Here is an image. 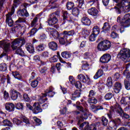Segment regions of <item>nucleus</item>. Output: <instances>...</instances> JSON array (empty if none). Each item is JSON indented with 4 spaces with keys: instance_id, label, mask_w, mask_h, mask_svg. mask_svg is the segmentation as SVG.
Instances as JSON below:
<instances>
[{
    "instance_id": "nucleus-9",
    "label": "nucleus",
    "mask_w": 130,
    "mask_h": 130,
    "mask_svg": "<svg viewBox=\"0 0 130 130\" xmlns=\"http://www.w3.org/2000/svg\"><path fill=\"white\" fill-rule=\"evenodd\" d=\"M59 17V12L56 11L50 15V17L46 21V23H48V25L49 26H52V25H55L57 22H58V19L57 18Z\"/></svg>"
},
{
    "instance_id": "nucleus-46",
    "label": "nucleus",
    "mask_w": 130,
    "mask_h": 130,
    "mask_svg": "<svg viewBox=\"0 0 130 130\" xmlns=\"http://www.w3.org/2000/svg\"><path fill=\"white\" fill-rule=\"evenodd\" d=\"M112 97H113V94L112 93L109 92V93L106 94V95H105V99L106 100H110V99H111V98H112Z\"/></svg>"
},
{
    "instance_id": "nucleus-26",
    "label": "nucleus",
    "mask_w": 130,
    "mask_h": 130,
    "mask_svg": "<svg viewBox=\"0 0 130 130\" xmlns=\"http://www.w3.org/2000/svg\"><path fill=\"white\" fill-rule=\"evenodd\" d=\"M75 35V30H72L70 31H64L63 32V37H67L68 36H73Z\"/></svg>"
},
{
    "instance_id": "nucleus-63",
    "label": "nucleus",
    "mask_w": 130,
    "mask_h": 130,
    "mask_svg": "<svg viewBox=\"0 0 130 130\" xmlns=\"http://www.w3.org/2000/svg\"><path fill=\"white\" fill-rule=\"evenodd\" d=\"M46 38H47V37H46V35H45V34H42L40 35L39 37V39H40L42 41H43V40H45Z\"/></svg>"
},
{
    "instance_id": "nucleus-50",
    "label": "nucleus",
    "mask_w": 130,
    "mask_h": 130,
    "mask_svg": "<svg viewBox=\"0 0 130 130\" xmlns=\"http://www.w3.org/2000/svg\"><path fill=\"white\" fill-rule=\"evenodd\" d=\"M83 65L82 66V69L83 70H87L88 67H89V64L86 61H82Z\"/></svg>"
},
{
    "instance_id": "nucleus-14",
    "label": "nucleus",
    "mask_w": 130,
    "mask_h": 130,
    "mask_svg": "<svg viewBox=\"0 0 130 130\" xmlns=\"http://www.w3.org/2000/svg\"><path fill=\"white\" fill-rule=\"evenodd\" d=\"M46 31L54 38H58L59 37V34L54 28L49 27L46 29Z\"/></svg>"
},
{
    "instance_id": "nucleus-4",
    "label": "nucleus",
    "mask_w": 130,
    "mask_h": 130,
    "mask_svg": "<svg viewBox=\"0 0 130 130\" xmlns=\"http://www.w3.org/2000/svg\"><path fill=\"white\" fill-rule=\"evenodd\" d=\"M123 110L120 105L116 103L114 106L111 107V110L107 114V116L110 119H113L114 117L117 116V114L120 115L122 113Z\"/></svg>"
},
{
    "instance_id": "nucleus-25",
    "label": "nucleus",
    "mask_w": 130,
    "mask_h": 130,
    "mask_svg": "<svg viewBox=\"0 0 130 130\" xmlns=\"http://www.w3.org/2000/svg\"><path fill=\"white\" fill-rule=\"evenodd\" d=\"M112 119L111 121H110V123H112L113 124V126L112 127H117V124L118 125V124H120V119L119 118H117V119H115V120L113 119Z\"/></svg>"
},
{
    "instance_id": "nucleus-32",
    "label": "nucleus",
    "mask_w": 130,
    "mask_h": 130,
    "mask_svg": "<svg viewBox=\"0 0 130 130\" xmlns=\"http://www.w3.org/2000/svg\"><path fill=\"white\" fill-rule=\"evenodd\" d=\"M20 16H21L22 17H28L29 16V13L27 11V10L25 9H23L21 10L20 11L19 13Z\"/></svg>"
},
{
    "instance_id": "nucleus-5",
    "label": "nucleus",
    "mask_w": 130,
    "mask_h": 130,
    "mask_svg": "<svg viewBox=\"0 0 130 130\" xmlns=\"http://www.w3.org/2000/svg\"><path fill=\"white\" fill-rule=\"evenodd\" d=\"M55 94V92H54V88L52 86H50L48 89L45 90V93H44L39 99V103L41 104L44 103L45 101H47V98L46 96L49 97H53Z\"/></svg>"
},
{
    "instance_id": "nucleus-44",
    "label": "nucleus",
    "mask_w": 130,
    "mask_h": 130,
    "mask_svg": "<svg viewBox=\"0 0 130 130\" xmlns=\"http://www.w3.org/2000/svg\"><path fill=\"white\" fill-rule=\"evenodd\" d=\"M77 2L78 3V7L80 9H84V4L85 3L84 0H77Z\"/></svg>"
},
{
    "instance_id": "nucleus-51",
    "label": "nucleus",
    "mask_w": 130,
    "mask_h": 130,
    "mask_svg": "<svg viewBox=\"0 0 130 130\" xmlns=\"http://www.w3.org/2000/svg\"><path fill=\"white\" fill-rule=\"evenodd\" d=\"M13 123L14 124H17V125H19V124H21L22 123V121L19 120L17 118H14L13 119Z\"/></svg>"
},
{
    "instance_id": "nucleus-15",
    "label": "nucleus",
    "mask_w": 130,
    "mask_h": 130,
    "mask_svg": "<svg viewBox=\"0 0 130 130\" xmlns=\"http://www.w3.org/2000/svg\"><path fill=\"white\" fill-rule=\"evenodd\" d=\"M110 59H111V55L109 53H106L100 58V61L101 62L105 63L108 62Z\"/></svg>"
},
{
    "instance_id": "nucleus-36",
    "label": "nucleus",
    "mask_w": 130,
    "mask_h": 130,
    "mask_svg": "<svg viewBox=\"0 0 130 130\" xmlns=\"http://www.w3.org/2000/svg\"><path fill=\"white\" fill-rule=\"evenodd\" d=\"M83 57L84 59H88V58H92L93 57V54L92 53H89L86 52L84 53L83 55Z\"/></svg>"
},
{
    "instance_id": "nucleus-54",
    "label": "nucleus",
    "mask_w": 130,
    "mask_h": 130,
    "mask_svg": "<svg viewBox=\"0 0 130 130\" xmlns=\"http://www.w3.org/2000/svg\"><path fill=\"white\" fill-rule=\"evenodd\" d=\"M33 119L35 120V121H36L37 125H40V124H41L42 123V122H41V120L38 119L36 117H34Z\"/></svg>"
},
{
    "instance_id": "nucleus-57",
    "label": "nucleus",
    "mask_w": 130,
    "mask_h": 130,
    "mask_svg": "<svg viewBox=\"0 0 130 130\" xmlns=\"http://www.w3.org/2000/svg\"><path fill=\"white\" fill-rule=\"evenodd\" d=\"M96 37H97V35L92 34L89 37L90 41H95L96 40Z\"/></svg>"
},
{
    "instance_id": "nucleus-11",
    "label": "nucleus",
    "mask_w": 130,
    "mask_h": 130,
    "mask_svg": "<svg viewBox=\"0 0 130 130\" xmlns=\"http://www.w3.org/2000/svg\"><path fill=\"white\" fill-rule=\"evenodd\" d=\"M0 47L3 48V49H4V50L5 51L1 54L0 56V58L3 56H7V53L10 52V51H11V44L10 43L7 42L6 41H0Z\"/></svg>"
},
{
    "instance_id": "nucleus-12",
    "label": "nucleus",
    "mask_w": 130,
    "mask_h": 130,
    "mask_svg": "<svg viewBox=\"0 0 130 130\" xmlns=\"http://www.w3.org/2000/svg\"><path fill=\"white\" fill-rule=\"evenodd\" d=\"M15 13V7L13 6L11 8V12L6 15V23L8 24L9 27H12L14 25V21L12 19V16Z\"/></svg>"
},
{
    "instance_id": "nucleus-22",
    "label": "nucleus",
    "mask_w": 130,
    "mask_h": 130,
    "mask_svg": "<svg viewBox=\"0 0 130 130\" xmlns=\"http://www.w3.org/2000/svg\"><path fill=\"white\" fill-rule=\"evenodd\" d=\"M103 70L101 69H99L98 70L94 76H93V78L94 80H97V79H99L101 77L103 76Z\"/></svg>"
},
{
    "instance_id": "nucleus-20",
    "label": "nucleus",
    "mask_w": 130,
    "mask_h": 130,
    "mask_svg": "<svg viewBox=\"0 0 130 130\" xmlns=\"http://www.w3.org/2000/svg\"><path fill=\"white\" fill-rule=\"evenodd\" d=\"M22 23H26V19L20 17L17 20L15 21V23L16 24V25H17L16 27H18V28H20L21 29L22 25L20 24Z\"/></svg>"
},
{
    "instance_id": "nucleus-21",
    "label": "nucleus",
    "mask_w": 130,
    "mask_h": 130,
    "mask_svg": "<svg viewBox=\"0 0 130 130\" xmlns=\"http://www.w3.org/2000/svg\"><path fill=\"white\" fill-rule=\"evenodd\" d=\"M58 58L60 62H62V63H66L65 61L62 60V58H61V57H58L56 55H55L53 57H51L50 60L51 62H56V61H57V59H58Z\"/></svg>"
},
{
    "instance_id": "nucleus-23",
    "label": "nucleus",
    "mask_w": 130,
    "mask_h": 130,
    "mask_svg": "<svg viewBox=\"0 0 130 130\" xmlns=\"http://www.w3.org/2000/svg\"><path fill=\"white\" fill-rule=\"evenodd\" d=\"M88 13L91 16H97L98 14V10L95 8H91L88 10Z\"/></svg>"
},
{
    "instance_id": "nucleus-58",
    "label": "nucleus",
    "mask_w": 130,
    "mask_h": 130,
    "mask_svg": "<svg viewBox=\"0 0 130 130\" xmlns=\"http://www.w3.org/2000/svg\"><path fill=\"white\" fill-rule=\"evenodd\" d=\"M83 130H91L89 128V122H84Z\"/></svg>"
},
{
    "instance_id": "nucleus-55",
    "label": "nucleus",
    "mask_w": 130,
    "mask_h": 130,
    "mask_svg": "<svg viewBox=\"0 0 130 130\" xmlns=\"http://www.w3.org/2000/svg\"><path fill=\"white\" fill-rule=\"evenodd\" d=\"M36 32H37V29L36 28L31 29L29 33V36H33V35L36 34Z\"/></svg>"
},
{
    "instance_id": "nucleus-43",
    "label": "nucleus",
    "mask_w": 130,
    "mask_h": 130,
    "mask_svg": "<svg viewBox=\"0 0 130 130\" xmlns=\"http://www.w3.org/2000/svg\"><path fill=\"white\" fill-rule=\"evenodd\" d=\"M63 20L64 22L68 20V18H69V13L67 11H63Z\"/></svg>"
},
{
    "instance_id": "nucleus-30",
    "label": "nucleus",
    "mask_w": 130,
    "mask_h": 130,
    "mask_svg": "<svg viewBox=\"0 0 130 130\" xmlns=\"http://www.w3.org/2000/svg\"><path fill=\"white\" fill-rule=\"evenodd\" d=\"M12 75L15 79H17V80H19L20 81H22V79H23V77H22V75L19 73V72L16 71L15 72H12Z\"/></svg>"
},
{
    "instance_id": "nucleus-38",
    "label": "nucleus",
    "mask_w": 130,
    "mask_h": 130,
    "mask_svg": "<svg viewBox=\"0 0 130 130\" xmlns=\"http://www.w3.org/2000/svg\"><path fill=\"white\" fill-rule=\"evenodd\" d=\"M38 21V17H35L31 22V27H36V26H37V22Z\"/></svg>"
},
{
    "instance_id": "nucleus-52",
    "label": "nucleus",
    "mask_w": 130,
    "mask_h": 130,
    "mask_svg": "<svg viewBox=\"0 0 130 130\" xmlns=\"http://www.w3.org/2000/svg\"><path fill=\"white\" fill-rule=\"evenodd\" d=\"M36 49L38 51H43V50H44V45L43 44H41L38 46Z\"/></svg>"
},
{
    "instance_id": "nucleus-33",
    "label": "nucleus",
    "mask_w": 130,
    "mask_h": 130,
    "mask_svg": "<svg viewBox=\"0 0 130 130\" xmlns=\"http://www.w3.org/2000/svg\"><path fill=\"white\" fill-rule=\"evenodd\" d=\"M77 78L81 82L83 83H87V79H86V77L83 74H79L78 75Z\"/></svg>"
},
{
    "instance_id": "nucleus-62",
    "label": "nucleus",
    "mask_w": 130,
    "mask_h": 130,
    "mask_svg": "<svg viewBox=\"0 0 130 130\" xmlns=\"http://www.w3.org/2000/svg\"><path fill=\"white\" fill-rule=\"evenodd\" d=\"M113 78L115 81H117L120 78V75L118 73H116L114 75Z\"/></svg>"
},
{
    "instance_id": "nucleus-1",
    "label": "nucleus",
    "mask_w": 130,
    "mask_h": 130,
    "mask_svg": "<svg viewBox=\"0 0 130 130\" xmlns=\"http://www.w3.org/2000/svg\"><path fill=\"white\" fill-rule=\"evenodd\" d=\"M115 3H117V7H115V11L117 14H120L121 11L124 13H128L130 11V0H114Z\"/></svg>"
},
{
    "instance_id": "nucleus-41",
    "label": "nucleus",
    "mask_w": 130,
    "mask_h": 130,
    "mask_svg": "<svg viewBox=\"0 0 130 130\" xmlns=\"http://www.w3.org/2000/svg\"><path fill=\"white\" fill-rule=\"evenodd\" d=\"M0 71L2 72H6L7 71V64L5 63L0 64Z\"/></svg>"
},
{
    "instance_id": "nucleus-59",
    "label": "nucleus",
    "mask_w": 130,
    "mask_h": 130,
    "mask_svg": "<svg viewBox=\"0 0 130 130\" xmlns=\"http://www.w3.org/2000/svg\"><path fill=\"white\" fill-rule=\"evenodd\" d=\"M96 95V92L94 90H91L89 91L88 97H94Z\"/></svg>"
},
{
    "instance_id": "nucleus-53",
    "label": "nucleus",
    "mask_w": 130,
    "mask_h": 130,
    "mask_svg": "<svg viewBox=\"0 0 130 130\" xmlns=\"http://www.w3.org/2000/svg\"><path fill=\"white\" fill-rule=\"evenodd\" d=\"M38 80H34L31 83V86L32 88H36L38 86Z\"/></svg>"
},
{
    "instance_id": "nucleus-56",
    "label": "nucleus",
    "mask_w": 130,
    "mask_h": 130,
    "mask_svg": "<svg viewBox=\"0 0 130 130\" xmlns=\"http://www.w3.org/2000/svg\"><path fill=\"white\" fill-rule=\"evenodd\" d=\"M16 108H17V109L19 110L23 109L24 108V106H23V104L21 103H18L16 104Z\"/></svg>"
},
{
    "instance_id": "nucleus-61",
    "label": "nucleus",
    "mask_w": 130,
    "mask_h": 130,
    "mask_svg": "<svg viewBox=\"0 0 130 130\" xmlns=\"http://www.w3.org/2000/svg\"><path fill=\"white\" fill-rule=\"evenodd\" d=\"M23 99L26 102H30V98L28 96V94L24 93L23 94Z\"/></svg>"
},
{
    "instance_id": "nucleus-7",
    "label": "nucleus",
    "mask_w": 130,
    "mask_h": 130,
    "mask_svg": "<svg viewBox=\"0 0 130 130\" xmlns=\"http://www.w3.org/2000/svg\"><path fill=\"white\" fill-rule=\"evenodd\" d=\"M121 26L120 28V33L124 32V28L130 26V14H125L121 20Z\"/></svg>"
},
{
    "instance_id": "nucleus-18",
    "label": "nucleus",
    "mask_w": 130,
    "mask_h": 130,
    "mask_svg": "<svg viewBox=\"0 0 130 130\" xmlns=\"http://www.w3.org/2000/svg\"><path fill=\"white\" fill-rule=\"evenodd\" d=\"M121 83L116 82L113 88L115 93H116L117 94L119 93L120 90H121Z\"/></svg>"
},
{
    "instance_id": "nucleus-31",
    "label": "nucleus",
    "mask_w": 130,
    "mask_h": 130,
    "mask_svg": "<svg viewBox=\"0 0 130 130\" xmlns=\"http://www.w3.org/2000/svg\"><path fill=\"white\" fill-rule=\"evenodd\" d=\"M80 96H81V91L80 90H76L72 93V100H75V98H78Z\"/></svg>"
},
{
    "instance_id": "nucleus-47",
    "label": "nucleus",
    "mask_w": 130,
    "mask_h": 130,
    "mask_svg": "<svg viewBox=\"0 0 130 130\" xmlns=\"http://www.w3.org/2000/svg\"><path fill=\"white\" fill-rule=\"evenodd\" d=\"M102 122L103 124V125H107V124L108 123V119L106 118V117L104 116L102 117Z\"/></svg>"
},
{
    "instance_id": "nucleus-16",
    "label": "nucleus",
    "mask_w": 130,
    "mask_h": 130,
    "mask_svg": "<svg viewBox=\"0 0 130 130\" xmlns=\"http://www.w3.org/2000/svg\"><path fill=\"white\" fill-rule=\"evenodd\" d=\"M34 109L32 110V112L35 114H38L40 112H42V109L40 107V105L37 103H35L34 104Z\"/></svg>"
},
{
    "instance_id": "nucleus-2",
    "label": "nucleus",
    "mask_w": 130,
    "mask_h": 130,
    "mask_svg": "<svg viewBox=\"0 0 130 130\" xmlns=\"http://www.w3.org/2000/svg\"><path fill=\"white\" fill-rule=\"evenodd\" d=\"M26 43L24 39H16L12 43L11 48L13 50H16V54H19L20 56H26L24 51L20 48Z\"/></svg>"
},
{
    "instance_id": "nucleus-27",
    "label": "nucleus",
    "mask_w": 130,
    "mask_h": 130,
    "mask_svg": "<svg viewBox=\"0 0 130 130\" xmlns=\"http://www.w3.org/2000/svg\"><path fill=\"white\" fill-rule=\"evenodd\" d=\"M26 49L29 53H34L35 52L34 46L32 44H27L26 45Z\"/></svg>"
},
{
    "instance_id": "nucleus-42",
    "label": "nucleus",
    "mask_w": 130,
    "mask_h": 130,
    "mask_svg": "<svg viewBox=\"0 0 130 130\" xmlns=\"http://www.w3.org/2000/svg\"><path fill=\"white\" fill-rule=\"evenodd\" d=\"M87 101L88 103L92 104H96L97 103V100L94 98L88 99Z\"/></svg>"
},
{
    "instance_id": "nucleus-64",
    "label": "nucleus",
    "mask_w": 130,
    "mask_h": 130,
    "mask_svg": "<svg viewBox=\"0 0 130 130\" xmlns=\"http://www.w3.org/2000/svg\"><path fill=\"white\" fill-rule=\"evenodd\" d=\"M112 30H113V31H118V30H119V26L118 25H115L112 26Z\"/></svg>"
},
{
    "instance_id": "nucleus-34",
    "label": "nucleus",
    "mask_w": 130,
    "mask_h": 130,
    "mask_svg": "<svg viewBox=\"0 0 130 130\" xmlns=\"http://www.w3.org/2000/svg\"><path fill=\"white\" fill-rule=\"evenodd\" d=\"M100 33V29L99 26H95L92 29V34L98 36Z\"/></svg>"
},
{
    "instance_id": "nucleus-39",
    "label": "nucleus",
    "mask_w": 130,
    "mask_h": 130,
    "mask_svg": "<svg viewBox=\"0 0 130 130\" xmlns=\"http://www.w3.org/2000/svg\"><path fill=\"white\" fill-rule=\"evenodd\" d=\"M74 6H75V4H74V3L72 2H68L67 4V8L68 10L70 11L74 8Z\"/></svg>"
},
{
    "instance_id": "nucleus-45",
    "label": "nucleus",
    "mask_w": 130,
    "mask_h": 130,
    "mask_svg": "<svg viewBox=\"0 0 130 130\" xmlns=\"http://www.w3.org/2000/svg\"><path fill=\"white\" fill-rule=\"evenodd\" d=\"M119 115L120 116H122V117H124V118H126V119H128V120H130L129 115L125 113L124 111H123V110L122 113H121V114H120Z\"/></svg>"
},
{
    "instance_id": "nucleus-28",
    "label": "nucleus",
    "mask_w": 130,
    "mask_h": 130,
    "mask_svg": "<svg viewBox=\"0 0 130 130\" xmlns=\"http://www.w3.org/2000/svg\"><path fill=\"white\" fill-rule=\"evenodd\" d=\"M21 94L19 92L17 91H12L11 93V99L12 100H16L17 98Z\"/></svg>"
},
{
    "instance_id": "nucleus-13",
    "label": "nucleus",
    "mask_w": 130,
    "mask_h": 130,
    "mask_svg": "<svg viewBox=\"0 0 130 130\" xmlns=\"http://www.w3.org/2000/svg\"><path fill=\"white\" fill-rule=\"evenodd\" d=\"M69 81L71 85L75 86L76 88H78L79 89L82 88V83L80 81H76V79L72 76H69Z\"/></svg>"
},
{
    "instance_id": "nucleus-3",
    "label": "nucleus",
    "mask_w": 130,
    "mask_h": 130,
    "mask_svg": "<svg viewBox=\"0 0 130 130\" xmlns=\"http://www.w3.org/2000/svg\"><path fill=\"white\" fill-rule=\"evenodd\" d=\"M76 108H77L78 110H80V111H81V112H82V115L79 118L77 125L79 126L80 129L83 130L85 122L82 123V121H83L84 119H87L88 117L90 116L91 113H90L88 109L86 108L84 109V108H83V107L81 106H76Z\"/></svg>"
},
{
    "instance_id": "nucleus-35",
    "label": "nucleus",
    "mask_w": 130,
    "mask_h": 130,
    "mask_svg": "<svg viewBox=\"0 0 130 130\" xmlns=\"http://www.w3.org/2000/svg\"><path fill=\"white\" fill-rule=\"evenodd\" d=\"M61 56L63 58H66L68 59V58H70L71 57V54L68 51H64L61 53Z\"/></svg>"
},
{
    "instance_id": "nucleus-60",
    "label": "nucleus",
    "mask_w": 130,
    "mask_h": 130,
    "mask_svg": "<svg viewBox=\"0 0 130 130\" xmlns=\"http://www.w3.org/2000/svg\"><path fill=\"white\" fill-rule=\"evenodd\" d=\"M111 37L114 39H115V38H118V34L115 32L113 31L111 34Z\"/></svg>"
},
{
    "instance_id": "nucleus-17",
    "label": "nucleus",
    "mask_w": 130,
    "mask_h": 130,
    "mask_svg": "<svg viewBox=\"0 0 130 130\" xmlns=\"http://www.w3.org/2000/svg\"><path fill=\"white\" fill-rule=\"evenodd\" d=\"M5 108L7 111L12 112L15 110V105L12 103H7L5 104Z\"/></svg>"
},
{
    "instance_id": "nucleus-10",
    "label": "nucleus",
    "mask_w": 130,
    "mask_h": 130,
    "mask_svg": "<svg viewBox=\"0 0 130 130\" xmlns=\"http://www.w3.org/2000/svg\"><path fill=\"white\" fill-rule=\"evenodd\" d=\"M111 47V43L108 40L101 41L98 45V49L100 51H106Z\"/></svg>"
},
{
    "instance_id": "nucleus-8",
    "label": "nucleus",
    "mask_w": 130,
    "mask_h": 130,
    "mask_svg": "<svg viewBox=\"0 0 130 130\" xmlns=\"http://www.w3.org/2000/svg\"><path fill=\"white\" fill-rule=\"evenodd\" d=\"M129 67H130V63H128V64L123 67V69H125V70L123 73V75H124V76H126L127 80L129 81H127L126 80H124L125 88V89H126V90H130V84H129L130 72L128 71V70H127V69H128Z\"/></svg>"
},
{
    "instance_id": "nucleus-6",
    "label": "nucleus",
    "mask_w": 130,
    "mask_h": 130,
    "mask_svg": "<svg viewBox=\"0 0 130 130\" xmlns=\"http://www.w3.org/2000/svg\"><path fill=\"white\" fill-rule=\"evenodd\" d=\"M119 57L124 62H129L130 61V50L128 49L123 48L118 53Z\"/></svg>"
},
{
    "instance_id": "nucleus-48",
    "label": "nucleus",
    "mask_w": 130,
    "mask_h": 130,
    "mask_svg": "<svg viewBox=\"0 0 130 130\" xmlns=\"http://www.w3.org/2000/svg\"><path fill=\"white\" fill-rule=\"evenodd\" d=\"M56 2V0H50L49 2V5L50 6H52L51 7V9H55L56 8V6H55V2Z\"/></svg>"
},
{
    "instance_id": "nucleus-19",
    "label": "nucleus",
    "mask_w": 130,
    "mask_h": 130,
    "mask_svg": "<svg viewBox=\"0 0 130 130\" xmlns=\"http://www.w3.org/2000/svg\"><path fill=\"white\" fill-rule=\"evenodd\" d=\"M48 46L50 49H51V50H53V51L57 50V43H56L55 42L52 41L49 43Z\"/></svg>"
},
{
    "instance_id": "nucleus-37",
    "label": "nucleus",
    "mask_w": 130,
    "mask_h": 130,
    "mask_svg": "<svg viewBox=\"0 0 130 130\" xmlns=\"http://www.w3.org/2000/svg\"><path fill=\"white\" fill-rule=\"evenodd\" d=\"M72 14L75 17L77 16H79V14H80V10L78 8H74L72 10Z\"/></svg>"
},
{
    "instance_id": "nucleus-29",
    "label": "nucleus",
    "mask_w": 130,
    "mask_h": 130,
    "mask_svg": "<svg viewBox=\"0 0 130 130\" xmlns=\"http://www.w3.org/2000/svg\"><path fill=\"white\" fill-rule=\"evenodd\" d=\"M102 29L103 30V32H105L106 33L107 31H109L110 30V25H109V23L108 22H105L104 23V26L102 27Z\"/></svg>"
},
{
    "instance_id": "nucleus-49",
    "label": "nucleus",
    "mask_w": 130,
    "mask_h": 130,
    "mask_svg": "<svg viewBox=\"0 0 130 130\" xmlns=\"http://www.w3.org/2000/svg\"><path fill=\"white\" fill-rule=\"evenodd\" d=\"M67 38H68L67 37H63V38H60L59 39V42L60 43V44H64V43H66L67 41Z\"/></svg>"
},
{
    "instance_id": "nucleus-40",
    "label": "nucleus",
    "mask_w": 130,
    "mask_h": 130,
    "mask_svg": "<svg viewBox=\"0 0 130 130\" xmlns=\"http://www.w3.org/2000/svg\"><path fill=\"white\" fill-rule=\"evenodd\" d=\"M107 86L110 88L112 87V78L109 77L107 80Z\"/></svg>"
},
{
    "instance_id": "nucleus-24",
    "label": "nucleus",
    "mask_w": 130,
    "mask_h": 130,
    "mask_svg": "<svg viewBox=\"0 0 130 130\" xmlns=\"http://www.w3.org/2000/svg\"><path fill=\"white\" fill-rule=\"evenodd\" d=\"M81 22L85 26H90L91 25V20L87 17H83L81 19Z\"/></svg>"
}]
</instances>
